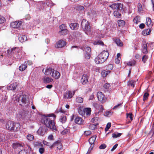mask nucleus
Here are the masks:
<instances>
[{"label": "nucleus", "mask_w": 154, "mask_h": 154, "mask_svg": "<svg viewBox=\"0 0 154 154\" xmlns=\"http://www.w3.org/2000/svg\"><path fill=\"white\" fill-rule=\"evenodd\" d=\"M121 4L120 3L114 4L109 6L112 9L114 10H118L120 9Z\"/></svg>", "instance_id": "ddd939ff"}, {"label": "nucleus", "mask_w": 154, "mask_h": 154, "mask_svg": "<svg viewBox=\"0 0 154 154\" xmlns=\"http://www.w3.org/2000/svg\"><path fill=\"white\" fill-rule=\"evenodd\" d=\"M114 15L116 17H120L121 14L118 12V10H115L114 11Z\"/></svg>", "instance_id": "a19ab883"}, {"label": "nucleus", "mask_w": 154, "mask_h": 154, "mask_svg": "<svg viewBox=\"0 0 154 154\" xmlns=\"http://www.w3.org/2000/svg\"><path fill=\"white\" fill-rule=\"evenodd\" d=\"M111 126V123L110 122L108 123L106 125V127L105 128V131H108L109 129Z\"/></svg>", "instance_id": "8fccbe9b"}, {"label": "nucleus", "mask_w": 154, "mask_h": 154, "mask_svg": "<svg viewBox=\"0 0 154 154\" xmlns=\"http://www.w3.org/2000/svg\"><path fill=\"white\" fill-rule=\"evenodd\" d=\"M69 31L66 29L63 30H60L59 32L58 33L60 35H64L67 34Z\"/></svg>", "instance_id": "a878e982"}, {"label": "nucleus", "mask_w": 154, "mask_h": 154, "mask_svg": "<svg viewBox=\"0 0 154 154\" xmlns=\"http://www.w3.org/2000/svg\"><path fill=\"white\" fill-rule=\"evenodd\" d=\"M23 146V145L21 143H15L12 145V147L13 148L17 149Z\"/></svg>", "instance_id": "5701e85b"}, {"label": "nucleus", "mask_w": 154, "mask_h": 154, "mask_svg": "<svg viewBox=\"0 0 154 154\" xmlns=\"http://www.w3.org/2000/svg\"><path fill=\"white\" fill-rule=\"evenodd\" d=\"M151 19L149 17H147L146 19V25L148 26H151Z\"/></svg>", "instance_id": "72a5a7b5"}, {"label": "nucleus", "mask_w": 154, "mask_h": 154, "mask_svg": "<svg viewBox=\"0 0 154 154\" xmlns=\"http://www.w3.org/2000/svg\"><path fill=\"white\" fill-rule=\"evenodd\" d=\"M43 143L45 145L49 146V147H50V146L51 145L50 143L48 142L45 141H43Z\"/></svg>", "instance_id": "e2e57ef3"}, {"label": "nucleus", "mask_w": 154, "mask_h": 154, "mask_svg": "<svg viewBox=\"0 0 154 154\" xmlns=\"http://www.w3.org/2000/svg\"><path fill=\"white\" fill-rule=\"evenodd\" d=\"M20 125L18 123H14V122L9 121L7 122L6 125V128L7 129L10 131H16L19 129Z\"/></svg>", "instance_id": "f03ea898"}, {"label": "nucleus", "mask_w": 154, "mask_h": 154, "mask_svg": "<svg viewBox=\"0 0 154 154\" xmlns=\"http://www.w3.org/2000/svg\"><path fill=\"white\" fill-rule=\"evenodd\" d=\"M75 91L72 92L68 91H67L64 94V98L65 99L70 98H72L75 93Z\"/></svg>", "instance_id": "9b49d317"}, {"label": "nucleus", "mask_w": 154, "mask_h": 154, "mask_svg": "<svg viewBox=\"0 0 154 154\" xmlns=\"http://www.w3.org/2000/svg\"><path fill=\"white\" fill-rule=\"evenodd\" d=\"M88 77L87 75H83L81 79V82L83 85H85L88 82Z\"/></svg>", "instance_id": "f3484780"}, {"label": "nucleus", "mask_w": 154, "mask_h": 154, "mask_svg": "<svg viewBox=\"0 0 154 154\" xmlns=\"http://www.w3.org/2000/svg\"><path fill=\"white\" fill-rule=\"evenodd\" d=\"M68 132V130L66 129L64 130L63 131L61 132V134L62 135H65Z\"/></svg>", "instance_id": "0e129e2a"}, {"label": "nucleus", "mask_w": 154, "mask_h": 154, "mask_svg": "<svg viewBox=\"0 0 154 154\" xmlns=\"http://www.w3.org/2000/svg\"><path fill=\"white\" fill-rule=\"evenodd\" d=\"M138 11L140 12L143 11L142 6L141 4L140 3L138 4L137 5Z\"/></svg>", "instance_id": "37998d69"}, {"label": "nucleus", "mask_w": 154, "mask_h": 154, "mask_svg": "<svg viewBox=\"0 0 154 154\" xmlns=\"http://www.w3.org/2000/svg\"><path fill=\"white\" fill-rule=\"evenodd\" d=\"M80 48L87 53H90L91 51V48L89 47L85 46L82 47Z\"/></svg>", "instance_id": "bb28decb"}, {"label": "nucleus", "mask_w": 154, "mask_h": 154, "mask_svg": "<svg viewBox=\"0 0 154 154\" xmlns=\"http://www.w3.org/2000/svg\"><path fill=\"white\" fill-rule=\"evenodd\" d=\"M75 8L77 10L80 11H83L84 9V7L83 6L81 5H77L75 7Z\"/></svg>", "instance_id": "49530a36"}, {"label": "nucleus", "mask_w": 154, "mask_h": 154, "mask_svg": "<svg viewBox=\"0 0 154 154\" xmlns=\"http://www.w3.org/2000/svg\"><path fill=\"white\" fill-rule=\"evenodd\" d=\"M48 139L50 140H54V136L52 134L49 135L48 137Z\"/></svg>", "instance_id": "bf43d9fd"}, {"label": "nucleus", "mask_w": 154, "mask_h": 154, "mask_svg": "<svg viewBox=\"0 0 154 154\" xmlns=\"http://www.w3.org/2000/svg\"><path fill=\"white\" fill-rule=\"evenodd\" d=\"M66 26L65 24H63L60 26V28L61 30H63L66 29Z\"/></svg>", "instance_id": "3c124183"}, {"label": "nucleus", "mask_w": 154, "mask_h": 154, "mask_svg": "<svg viewBox=\"0 0 154 154\" xmlns=\"http://www.w3.org/2000/svg\"><path fill=\"white\" fill-rule=\"evenodd\" d=\"M91 134V132L90 131H85L84 132V134L86 136L90 135Z\"/></svg>", "instance_id": "6e6d98bb"}, {"label": "nucleus", "mask_w": 154, "mask_h": 154, "mask_svg": "<svg viewBox=\"0 0 154 154\" xmlns=\"http://www.w3.org/2000/svg\"><path fill=\"white\" fill-rule=\"evenodd\" d=\"M84 112L87 115H90L91 114V108H85L84 109Z\"/></svg>", "instance_id": "58836bf2"}, {"label": "nucleus", "mask_w": 154, "mask_h": 154, "mask_svg": "<svg viewBox=\"0 0 154 154\" xmlns=\"http://www.w3.org/2000/svg\"><path fill=\"white\" fill-rule=\"evenodd\" d=\"M71 29L72 30L77 29L79 27V25L77 23H71L69 25Z\"/></svg>", "instance_id": "aec40b11"}, {"label": "nucleus", "mask_w": 154, "mask_h": 154, "mask_svg": "<svg viewBox=\"0 0 154 154\" xmlns=\"http://www.w3.org/2000/svg\"><path fill=\"white\" fill-rule=\"evenodd\" d=\"M27 66L25 64H22L19 67V69L20 71H22L24 70L27 68Z\"/></svg>", "instance_id": "c9c22d12"}, {"label": "nucleus", "mask_w": 154, "mask_h": 154, "mask_svg": "<svg viewBox=\"0 0 154 154\" xmlns=\"http://www.w3.org/2000/svg\"><path fill=\"white\" fill-rule=\"evenodd\" d=\"M151 32V30L150 29H147L143 30V34L144 35H148L150 34Z\"/></svg>", "instance_id": "7c9ffc66"}, {"label": "nucleus", "mask_w": 154, "mask_h": 154, "mask_svg": "<svg viewBox=\"0 0 154 154\" xmlns=\"http://www.w3.org/2000/svg\"><path fill=\"white\" fill-rule=\"evenodd\" d=\"M122 103H119L117 105H116L115 106L112 108L113 109H117L118 108H119L122 105Z\"/></svg>", "instance_id": "4d7b16f0"}, {"label": "nucleus", "mask_w": 154, "mask_h": 154, "mask_svg": "<svg viewBox=\"0 0 154 154\" xmlns=\"http://www.w3.org/2000/svg\"><path fill=\"white\" fill-rule=\"evenodd\" d=\"M18 154H27V152L25 150H22L20 151Z\"/></svg>", "instance_id": "69168bd1"}, {"label": "nucleus", "mask_w": 154, "mask_h": 154, "mask_svg": "<svg viewBox=\"0 0 154 154\" xmlns=\"http://www.w3.org/2000/svg\"><path fill=\"white\" fill-rule=\"evenodd\" d=\"M148 58V57L146 55H144L143 57L142 60L144 63H145Z\"/></svg>", "instance_id": "864d4df0"}, {"label": "nucleus", "mask_w": 154, "mask_h": 154, "mask_svg": "<svg viewBox=\"0 0 154 154\" xmlns=\"http://www.w3.org/2000/svg\"><path fill=\"white\" fill-rule=\"evenodd\" d=\"M97 97L98 100L101 102H103L106 101V98L105 96L102 92H98L97 93Z\"/></svg>", "instance_id": "423d86ee"}, {"label": "nucleus", "mask_w": 154, "mask_h": 154, "mask_svg": "<svg viewBox=\"0 0 154 154\" xmlns=\"http://www.w3.org/2000/svg\"><path fill=\"white\" fill-rule=\"evenodd\" d=\"M101 57H100V54L95 59V62L97 64H99L104 62L102 61Z\"/></svg>", "instance_id": "393cba45"}, {"label": "nucleus", "mask_w": 154, "mask_h": 154, "mask_svg": "<svg viewBox=\"0 0 154 154\" xmlns=\"http://www.w3.org/2000/svg\"><path fill=\"white\" fill-rule=\"evenodd\" d=\"M149 95V94L148 93H147V92L145 93L143 95V100L145 102L146 100H147L148 98Z\"/></svg>", "instance_id": "e433bc0d"}, {"label": "nucleus", "mask_w": 154, "mask_h": 154, "mask_svg": "<svg viewBox=\"0 0 154 154\" xmlns=\"http://www.w3.org/2000/svg\"><path fill=\"white\" fill-rule=\"evenodd\" d=\"M136 61L134 60H131L129 61L127 63V65L129 66H135L136 64Z\"/></svg>", "instance_id": "cd10ccee"}, {"label": "nucleus", "mask_w": 154, "mask_h": 154, "mask_svg": "<svg viewBox=\"0 0 154 154\" xmlns=\"http://www.w3.org/2000/svg\"><path fill=\"white\" fill-rule=\"evenodd\" d=\"M45 151V149L43 147H41L39 148V153L41 154H43Z\"/></svg>", "instance_id": "13d9d810"}, {"label": "nucleus", "mask_w": 154, "mask_h": 154, "mask_svg": "<svg viewBox=\"0 0 154 154\" xmlns=\"http://www.w3.org/2000/svg\"><path fill=\"white\" fill-rule=\"evenodd\" d=\"M21 49L20 48L14 47L11 49V51L13 53H18L20 51Z\"/></svg>", "instance_id": "4be33fe9"}, {"label": "nucleus", "mask_w": 154, "mask_h": 154, "mask_svg": "<svg viewBox=\"0 0 154 154\" xmlns=\"http://www.w3.org/2000/svg\"><path fill=\"white\" fill-rule=\"evenodd\" d=\"M110 71H106L105 70H103L101 72V75L103 77H105L108 73H109Z\"/></svg>", "instance_id": "4c0bfd02"}, {"label": "nucleus", "mask_w": 154, "mask_h": 154, "mask_svg": "<svg viewBox=\"0 0 154 154\" xmlns=\"http://www.w3.org/2000/svg\"><path fill=\"white\" fill-rule=\"evenodd\" d=\"M90 53L86 52V54L85 55V57L86 58L89 59L90 58Z\"/></svg>", "instance_id": "338daca9"}, {"label": "nucleus", "mask_w": 154, "mask_h": 154, "mask_svg": "<svg viewBox=\"0 0 154 154\" xmlns=\"http://www.w3.org/2000/svg\"><path fill=\"white\" fill-rule=\"evenodd\" d=\"M34 145L35 146H39L42 147L43 144L41 142L35 141L33 143Z\"/></svg>", "instance_id": "c03bdc74"}, {"label": "nucleus", "mask_w": 154, "mask_h": 154, "mask_svg": "<svg viewBox=\"0 0 154 154\" xmlns=\"http://www.w3.org/2000/svg\"><path fill=\"white\" fill-rule=\"evenodd\" d=\"M60 73L58 71L54 69L51 76L55 79H57L60 78Z\"/></svg>", "instance_id": "4468645a"}, {"label": "nucleus", "mask_w": 154, "mask_h": 154, "mask_svg": "<svg viewBox=\"0 0 154 154\" xmlns=\"http://www.w3.org/2000/svg\"><path fill=\"white\" fill-rule=\"evenodd\" d=\"M81 25L83 30L86 33H89L91 31V27L88 21L83 19L81 22Z\"/></svg>", "instance_id": "20e7f679"}, {"label": "nucleus", "mask_w": 154, "mask_h": 154, "mask_svg": "<svg viewBox=\"0 0 154 154\" xmlns=\"http://www.w3.org/2000/svg\"><path fill=\"white\" fill-rule=\"evenodd\" d=\"M63 112V110L61 108H60L59 109H57L55 111V112L57 113L60 112Z\"/></svg>", "instance_id": "680f3d73"}, {"label": "nucleus", "mask_w": 154, "mask_h": 154, "mask_svg": "<svg viewBox=\"0 0 154 154\" xmlns=\"http://www.w3.org/2000/svg\"><path fill=\"white\" fill-rule=\"evenodd\" d=\"M97 136L96 135H94L91 137L89 140V142L90 144L91 145V146H93L94 144V142Z\"/></svg>", "instance_id": "6ab92c4d"}, {"label": "nucleus", "mask_w": 154, "mask_h": 154, "mask_svg": "<svg viewBox=\"0 0 154 154\" xmlns=\"http://www.w3.org/2000/svg\"><path fill=\"white\" fill-rule=\"evenodd\" d=\"M57 146V148L59 149H61L62 148L61 143L59 141H57L55 142L52 145L50 146V148L52 149L55 146Z\"/></svg>", "instance_id": "9d476101"}, {"label": "nucleus", "mask_w": 154, "mask_h": 154, "mask_svg": "<svg viewBox=\"0 0 154 154\" xmlns=\"http://www.w3.org/2000/svg\"><path fill=\"white\" fill-rule=\"evenodd\" d=\"M115 42L118 46H122L123 45V44L119 39L116 38L115 39Z\"/></svg>", "instance_id": "c85d7f7f"}, {"label": "nucleus", "mask_w": 154, "mask_h": 154, "mask_svg": "<svg viewBox=\"0 0 154 154\" xmlns=\"http://www.w3.org/2000/svg\"><path fill=\"white\" fill-rule=\"evenodd\" d=\"M66 42L63 40H60L56 43L55 47L56 48H62L66 45Z\"/></svg>", "instance_id": "0eeeda50"}, {"label": "nucleus", "mask_w": 154, "mask_h": 154, "mask_svg": "<svg viewBox=\"0 0 154 154\" xmlns=\"http://www.w3.org/2000/svg\"><path fill=\"white\" fill-rule=\"evenodd\" d=\"M42 122L47 127L54 131L57 130L55 122L53 120L47 117H44L42 119Z\"/></svg>", "instance_id": "f257e3e1"}, {"label": "nucleus", "mask_w": 154, "mask_h": 154, "mask_svg": "<svg viewBox=\"0 0 154 154\" xmlns=\"http://www.w3.org/2000/svg\"><path fill=\"white\" fill-rule=\"evenodd\" d=\"M18 39L20 42L23 43L27 40V37L24 35H19Z\"/></svg>", "instance_id": "a211bd4d"}, {"label": "nucleus", "mask_w": 154, "mask_h": 154, "mask_svg": "<svg viewBox=\"0 0 154 154\" xmlns=\"http://www.w3.org/2000/svg\"><path fill=\"white\" fill-rule=\"evenodd\" d=\"M99 112H102L103 109V106L102 105H99Z\"/></svg>", "instance_id": "774afa93"}, {"label": "nucleus", "mask_w": 154, "mask_h": 154, "mask_svg": "<svg viewBox=\"0 0 154 154\" xmlns=\"http://www.w3.org/2000/svg\"><path fill=\"white\" fill-rule=\"evenodd\" d=\"M79 33L76 32H73L72 34V35L71 36V37L72 38V39L71 40H72L73 39H75V38L77 37L79 35ZM69 38L71 39L70 38V36H69Z\"/></svg>", "instance_id": "473e14b6"}, {"label": "nucleus", "mask_w": 154, "mask_h": 154, "mask_svg": "<svg viewBox=\"0 0 154 154\" xmlns=\"http://www.w3.org/2000/svg\"><path fill=\"white\" fill-rule=\"evenodd\" d=\"M113 68V65L112 64H109L107 66L106 69L107 70H110L112 69Z\"/></svg>", "instance_id": "de8ad7c7"}, {"label": "nucleus", "mask_w": 154, "mask_h": 154, "mask_svg": "<svg viewBox=\"0 0 154 154\" xmlns=\"http://www.w3.org/2000/svg\"><path fill=\"white\" fill-rule=\"evenodd\" d=\"M47 117H53L54 118V119H55L56 118V116L54 115V114L53 113H51L49 114L48 115V116H46Z\"/></svg>", "instance_id": "052dcab7"}, {"label": "nucleus", "mask_w": 154, "mask_h": 154, "mask_svg": "<svg viewBox=\"0 0 154 154\" xmlns=\"http://www.w3.org/2000/svg\"><path fill=\"white\" fill-rule=\"evenodd\" d=\"M75 122L77 124L81 125L83 124L84 120L81 117L77 116L75 119Z\"/></svg>", "instance_id": "dca6fc26"}, {"label": "nucleus", "mask_w": 154, "mask_h": 154, "mask_svg": "<svg viewBox=\"0 0 154 154\" xmlns=\"http://www.w3.org/2000/svg\"><path fill=\"white\" fill-rule=\"evenodd\" d=\"M5 20L4 17L0 15V24L4 23Z\"/></svg>", "instance_id": "5fc2aeb1"}, {"label": "nucleus", "mask_w": 154, "mask_h": 154, "mask_svg": "<svg viewBox=\"0 0 154 154\" xmlns=\"http://www.w3.org/2000/svg\"><path fill=\"white\" fill-rule=\"evenodd\" d=\"M28 97L25 95H21L18 98L17 100L19 105L27 108L28 106V103L27 100Z\"/></svg>", "instance_id": "7ed1b4c3"}, {"label": "nucleus", "mask_w": 154, "mask_h": 154, "mask_svg": "<svg viewBox=\"0 0 154 154\" xmlns=\"http://www.w3.org/2000/svg\"><path fill=\"white\" fill-rule=\"evenodd\" d=\"M112 137L114 138H116L119 137L121 135V134L117 132H115L112 134Z\"/></svg>", "instance_id": "ea45409f"}, {"label": "nucleus", "mask_w": 154, "mask_h": 154, "mask_svg": "<svg viewBox=\"0 0 154 154\" xmlns=\"http://www.w3.org/2000/svg\"><path fill=\"white\" fill-rule=\"evenodd\" d=\"M27 139L29 140H32L34 139L33 136L31 134H29L26 137Z\"/></svg>", "instance_id": "a18cd8bd"}, {"label": "nucleus", "mask_w": 154, "mask_h": 154, "mask_svg": "<svg viewBox=\"0 0 154 154\" xmlns=\"http://www.w3.org/2000/svg\"><path fill=\"white\" fill-rule=\"evenodd\" d=\"M47 128L45 126H41L37 131V133L39 135L43 136L47 132Z\"/></svg>", "instance_id": "39448f33"}, {"label": "nucleus", "mask_w": 154, "mask_h": 154, "mask_svg": "<svg viewBox=\"0 0 154 154\" xmlns=\"http://www.w3.org/2000/svg\"><path fill=\"white\" fill-rule=\"evenodd\" d=\"M44 82L45 83H48L52 82L53 79L49 77H45L43 78Z\"/></svg>", "instance_id": "b1692460"}, {"label": "nucleus", "mask_w": 154, "mask_h": 154, "mask_svg": "<svg viewBox=\"0 0 154 154\" xmlns=\"http://www.w3.org/2000/svg\"><path fill=\"white\" fill-rule=\"evenodd\" d=\"M22 23L21 21H15L11 23L10 24L11 26L14 28H18L22 24Z\"/></svg>", "instance_id": "f8f14e48"}, {"label": "nucleus", "mask_w": 154, "mask_h": 154, "mask_svg": "<svg viewBox=\"0 0 154 154\" xmlns=\"http://www.w3.org/2000/svg\"><path fill=\"white\" fill-rule=\"evenodd\" d=\"M66 120V116L64 115L60 117V121L62 123L65 122Z\"/></svg>", "instance_id": "f704fd0d"}, {"label": "nucleus", "mask_w": 154, "mask_h": 154, "mask_svg": "<svg viewBox=\"0 0 154 154\" xmlns=\"http://www.w3.org/2000/svg\"><path fill=\"white\" fill-rule=\"evenodd\" d=\"M18 84L17 82H14L11 84L8 87V90H14L16 89L17 86Z\"/></svg>", "instance_id": "2eb2a0df"}, {"label": "nucleus", "mask_w": 154, "mask_h": 154, "mask_svg": "<svg viewBox=\"0 0 154 154\" xmlns=\"http://www.w3.org/2000/svg\"><path fill=\"white\" fill-rule=\"evenodd\" d=\"M100 56L101 57L102 61L104 62L109 56V53L106 51H103L100 54Z\"/></svg>", "instance_id": "6e6552de"}, {"label": "nucleus", "mask_w": 154, "mask_h": 154, "mask_svg": "<svg viewBox=\"0 0 154 154\" xmlns=\"http://www.w3.org/2000/svg\"><path fill=\"white\" fill-rule=\"evenodd\" d=\"M147 47V44L146 43H144L142 46V52L144 54H146L148 53Z\"/></svg>", "instance_id": "412c9836"}, {"label": "nucleus", "mask_w": 154, "mask_h": 154, "mask_svg": "<svg viewBox=\"0 0 154 154\" xmlns=\"http://www.w3.org/2000/svg\"><path fill=\"white\" fill-rule=\"evenodd\" d=\"M44 69L42 70V72L44 73L45 75L51 76L54 69L51 67H47L46 68L45 72H44Z\"/></svg>", "instance_id": "1a4fd4ad"}, {"label": "nucleus", "mask_w": 154, "mask_h": 154, "mask_svg": "<svg viewBox=\"0 0 154 154\" xmlns=\"http://www.w3.org/2000/svg\"><path fill=\"white\" fill-rule=\"evenodd\" d=\"M106 147V145L104 143L101 144L99 147V148L100 149H104Z\"/></svg>", "instance_id": "603ef678"}, {"label": "nucleus", "mask_w": 154, "mask_h": 154, "mask_svg": "<svg viewBox=\"0 0 154 154\" xmlns=\"http://www.w3.org/2000/svg\"><path fill=\"white\" fill-rule=\"evenodd\" d=\"M140 17L139 16H137L135 17L133 20L134 23L136 24H138L140 22Z\"/></svg>", "instance_id": "c756f323"}, {"label": "nucleus", "mask_w": 154, "mask_h": 154, "mask_svg": "<svg viewBox=\"0 0 154 154\" xmlns=\"http://www.w3.org/2000/svg\"><path fill=\"white\" fill-rule=\"evenodd\" d=\"M118 25L119 26H123L125 24V21L122 20H119L118 21Z\"/></svg>", "instance_id": "2f4dec72"}, {"label": "nucleus", "mask_w": 154, "mask_h": 154, "mask_svg": "<svg viewBox=\"0 0 154 154\" xmlns=\"http://www.w3.org/2000/svg\"><path fill=\"white\" fill-rule=\"evenodd\" d=\"M76 102L79 103H82L83 102V99L81 97H77L76 99Z\"/></svg>", "instance_id": "79ce46f5"}, {"label": "nucleus", "mask_w": 154, "mask_h": 154, "mask_svg": "<svg viewBox=\"0 0 154 154\" xmlns=\"http://www.w3.org/2000/svg\"><path fill=\"white\" fill-rule=\"evenodd\" d=\"M127 117L128 118H129L131 121L133 120V116L131 113H127Z\"/></svg>", "instance_id": "09e8293b"}]
</instances>
